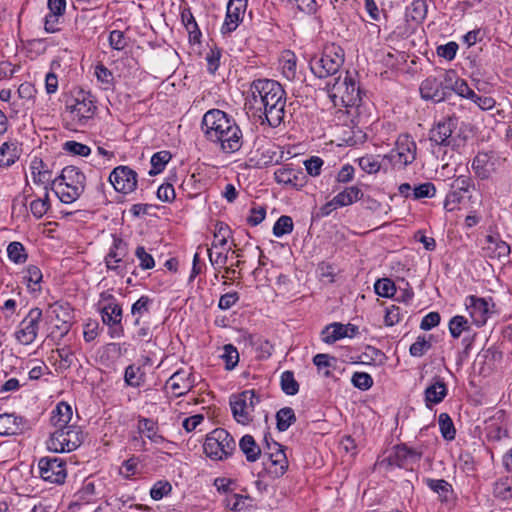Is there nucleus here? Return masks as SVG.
<instances>
[{
	"mask_svg": "<svg viewBox=\"0 0 512 512\" xmlns=\"http://www.w3.org/2000/svg\"><path fill=\"white\" fill-rule=\"evenodd\" d=\"M249 108L255 110L270 127H278L285 115L286 93L283 87L270 79L254 80L249 89Z\"/></svg>",
	"mask_w": 512,
	"mask_h": 512,
	"instance_id": "1",
	"label": "nucleus"
},
{
	"mask_svg": "<svg viewBox=\"0 0 512 512\" xmlns=\"http://www.w3.org/2000/svg\"><path fill=\"white\" fill-rule=\"evenodd\" d=\"M205 137L224 153H235L243 145V134L235 119L220 109L208 110L201 123Z\"/></svg>",
	"mask_w": 512,
	"mask_h": 512,
	"instance_id": "2",
	"label": "nucleus"
},
{
	"mask_svg": "<svg viewBox=\"0 0 512 512\" xmlns=\"http://www.w3.org/2000/svg\"><path fill=\"white\" fill-rule=\"evenodd\" d=\"M55 193L65 204L76 201L84 192L86 186L85 174L76 166H66L60 176L53 180Z\"/></svg>",
	"mask_w": 512,
	"mask_h": 512,
	"instance_id": "3",
	"label": "nucleus"
},
{
	"mask_svg": "<svg viewBox=\"0 0 512 512\" xmlns=\"http://www.w3.org/2000/svg\"><path fill=\"white\" fill-rule=\"evenodd\" d=\"M327 91L335 106L359 107L361 103V90L355 78L345 72L333 78V82L327 83Z\"/></svg>",
	"mask_w": 512,
	"mask_h": 512,
	"instance_id": "4",
	"label": "nucleus"
},
{
	"mask_svg": "<svg viewBox=\"0 0 512 512\" xmlns=\"http://www.w3.org/2000/svg\"><path fill=\"white\" fill-rule=\"evenodd\" d=\"M344 50L334 43L324 47L321 57H315L310 61V69L318 78L335 76L344 63Z\"/></svg>",
	"mask_w": 512,
	"mask_h": 512,
	"instance_id": "5",
	"label": "nucleus"
},
{
	"mask_svg": "<svg viewBox=\"0 0 512 512\" xmlns=\"http://www.w3.org/2000/svg\"><path fill=\"white\" fill-rule=\"evenodd\" d=\"M203 449L209 458L223 460L232 455L236 442L225 429L217 428L207 435Z\"/></svg>",
	"mask_w": 512,
	"mask_h": 512,
	"instance_id": "6",
	"label": "nucleus"
},
{
	"mask_svg": "<svg viewBox=\"0 0 512 512\" xmlns=\"http://www.w3.org/2000/svg\"><path fill=\"white\" fill-rule=\"evenodd\" d=\"M260 402L255 390H245L232 394L229 398L232 415L235 421L241 425H249L254 418V410Z\"/></svg>",
	"mask_w": 512,
	"mask_h": 512,
	"instance_id": "7",
	"label": "nucleus"
},
{
	"mask_svg": "<svg viewBox=\"0 0 512 512\" xmlns=\"http://www.w3.org/2000/svg\"><path fill=\"white\" fill-rule=\"evenodd\" d=\"M83 442V433L79 427H66L56 429L51 433L47 448L56 453L71 452L77 449Z\"/></svg>",
	"mask_w": 512,
	"mask_h": 512,
	"instance_id": "8",
	"label": "nucleus"
},
{
	"mask_svg": "<svg viewBox=\"0 0 512 512\" xmlns=\"http://www.w3.org/2000/svg\"><path fill=\"white\" fill-rule=\"evenodd\" d=\"M417 145L414 139L408 134L398 136L395 148L385 156L393 165L398 168H405L416 160Z\"/></svg>",
	"mask_w": 512,
	"mask_h": 512,
	"instance_id": "9",
	"label": "nucleus"
},
{
	"mask_svg": "<svg viewBox=\"0 0 512 512\" xmlns=\"http://www.w3.org/2000/svg\"><path fill=\"white\" fill-rule=\"evenodd\" d=\"M42 316L43 313L40 308L34 307L29 310L14 332L15 339L19 344L27 346L36 340Z\"/></svg>",
	"mask_w": 512,
	"mask_h": 512,
	"instance_id": "10",
	"label": "nucleus"
},
{
	"mask_svg": "<svg viewBox=\"0 0 512 512\" xmlns=\"http://www.w3.org/2000/svg\"><path fill=\"white\" fill-rule=\"evenodd\" d=\"M40 477L53 484L64 483L67 471L66 462L58 457H43L38 462Z\"/></svg>",
	"mask_w": 512,
	"mask_h": 512,
	"instance_id": "11",
	"label": "nucleus"
},
{
	"mask_svg": "<svg viewBox=\"0 0 512 512\" xmlns=\"http://www.w3.org/2000/svg\"><path fill=\"white\" fill-rule=\"evenodd\" d=\"M100 314L102 322L109 327L111 338H121L124 336V328L122 326L123 310L119 303L103 304Z\"/></svg>",
	"mask_w": 512,
	"mask_h": 512,
	"instance_id": "12",
	"label": "nucleus"
},
{
	"mask_svg": "<svg viewBox=\"0 0 512 512\" xmlns=\"http://www.w3.org/2000/svg\"><path fill=\"white\" fill-rule=\"evenodd\" d=\"M109 182L117 192L128 194L137 186V173L128 166L120 165L109 175Z\"/></svg>",
	"mask_w": 512,
	"mask_h": 512,
	"instance_id": "13",
	"label": "nucleus"
},
{
	"mask_svg": "<svg viewBox=\"0 0 512 512\" xmlns=\"http://www.w3.org/2000/svg\"><path fill=\"white\" fill-rule=\"evenodd\" d=\"M456 117H443L437 121L429 131V139L437 145L450 146L453 142L452 134L457 128Z\"/></svg>",
	"mask_w": 512,
	"mask_h": 512,
	"instance_id": "14",
	"label": "nucleus"
},
{
	"mask_svg": "<svg viewBox=\"0 0 512 512\" xmlns=\"http://www.w3.org/2000/svg\"><path fill=\"white\" fill-rule=\"evenodd\" d=\"M97 110V106L90 94L81 93L75 99V103L70 107L73 120L78 124L84 125L92 119Z\"/></svg>",
	"mask_w": 512,
	"mask_h": 512,
	"instance_id": "15",
	"label": "nucleus"
},
{
	"mask_svg": "<svg viewBox=\"0 0 512 512\" xmlns=\"http://www.w3.org/2000/svg\"><path fill=\"white\" fill-rule=\"evenodd\" d=\"M126 254L127 244L121 238L114 237L113 245L105 257L107 269L123 276L126 272V266L123 264V258Z\"/></svg>",
	"mask_w": 512,
	"mask_h": 512,
	"instance_id": "16",
	"label": "nucleus"
},
{
	"mask_svg": "<svg viewBox=\"0 0 512 512\" xmlns=\"http://www.w3.org/2000/svg\"><path fill=\"white\" fill-rule=\"evenodd\" d=\"M275 181L285 187L295 188L297 190L304 187L307 183V177L301 169L291 167H280L274 172Z\"/></svg>",
	"mask_w": 512,
	"mask_h": 512,
	"instance_id": "17",
	"label": "nucleus"
},
{
	"mask_svg": "<svg viewBox=\"0 0 512 512\" xmlns=\"http://www.w3.org/2000/svg\"><path fill=\"white\" fill-rule=\"evenodd\" d=\"M247 0H230L227 5L225 21L221 27L222 34H228L236 30L244 16Z\"/></svg>",
	"mask_w": 512,
	"mask_h": 512,
	"instance_id": "18",
	"label": "nucleus"
},
{
	"mask_svg": "<svg viewBox=\"0 0 512 512\" xmlns=\"http://www.w3.org/2000/svg\"><path fill=\"white\" fill-rule=\"evenodd\" d=\"M420 93L426 100L441 102L450 95V87L443 85L436 77H428L421 83Z\"/></svg>",
	"mask_w": 512,
	"mask_h": 512,
	"instance_id": "19",
	"label": "nucleus"
},
{
	"mask_svg": "<svg viewBox=\"0 0 512 512\" xmlns=\"http://www.w3.org/2000/svg\"><path fill=\"white\" fill-rule=\"evenodd\" d=\"M195 384V376L185 370L176 371L166 382V386L171 389L176 397L188 393Z\"/></svg>",
	"mask_w": 512,
	"mask_h": 512,
	"instance_id": "20",
	"label": "nucleus"
},
{
	"mask_svg": "<svg viewBox=\"0 0 512 512\" xmlns=\"http://www.w3.org/2000/svg\"><path fill=\"white\" fill-rule=\"evenodd\" d=\"M467 310L477 326H483L489 316V304L484 298L469 296L466 302Z\"/></svg>",
	"mask_w": 512,
	"mask_h": 512,
	"instance_id": "21",
	"label": "nucleus"
},
{
	"mask_svg": "<svg viewBox=\"0 0 512 512\" xmlns=\"http://www.w3.org/2000/svg\"><path fill=\"white\" fill-rule=\"evenodd\" d=\"M482 250L485 257L497 260L506 259L510 254V246L498 236L492 235L486 237Z\"/></svg>",
	"mask_w": 512,
	"mask_h": 512,
	"instance_id": "22",
	"label": "nucleus"
},
{
	"mask_svg": "<svg viewBox=\"0 0 512 512\" xmlns=\"http://www.w3.org/2000/svg\"><path fill=\"white\" fill-rule=\"evenodd\" d=\"M357 332L358 328L355 325L332 323L322 331L323 341L331 344L345 337H353Z\"/></svg>",
	"mask_w": 512,
	"mask_h": 512,
	"instance_id": "23",
	"label": "nucleus"
},
{
	"mask_svg": "<svg viewBox=\"0 0 512 512\" xmlns=\"http://www.w3.org/2000/svg\"><path fill=\"white\" fill-rule=\"evenodd\" d=\"M447 392L448 389L444 380L440 377H434L424 392L426 407L432 408L434 405L442 402L447 396Z\"/></svg>",
	"mask_w": 512,
	"mask_h": 512,
	"instance_id": "24",
	"label": "nucleus"
},
{
	"mask_svg": "<svg viewBox=\"0 0 512 512\" xmlns=\"http://www.w3.org/2000/svg\"><path fill=\"white\" fill-rule=\"evenodd\" d=\"M471 167L478 178L488 179L495 170L493 156L487 152H479L474 157Z\"/></svg>",
	"mask_w": 512,
	"mask_h": 512,
	"instance_id": "25",
	"label": "nucleus"
},
{
	"mask_svg": "<svg viewBox=\"0 0 512 512\" xmlns=\"http://www.w3.org/2000/svg\"><path fill=\"white\" fill-rule=\"evenodd\" d=\"M422 457V452L405 444L397 445L394 449L393 462L399 467H408Z\"/></svg>",
	"mask_w": 512,
	"mask_h": 512,
	"instance_id": "26",
	"label": "nucleus"
},
{
	"mask_svg": "<svg viewBox=\"0 0 512 512\" xmlns=\"http://www.w3.org/2000/svg\"><path fill=\"white\" fill-rule=\"evenodd\" d=\"M30 170L33 182L35 184L44 185L48 187V184L52 181V172L48 168V165L43 162L42 159L34 157L30 163Z\"/></svg>",
	"mask_w": 512,
	"mask_h": 512,
	"instance_id": "27",
	"label": "nucleus"
},
{
	"mask_svg": "<svg viewBox=\"0 0 512 512\" xmlns=\"http://www.w3.org/2000/svg\"><path fill=\"white\" fill-rule=\"evenodd\" d=\"M72 419V408L65 402H60L57 404L56 408L52 411L51 414V424L56 429H66V427H74L73 425H68L70 420Z\"/></svg>",
	"mask_w": 512,
	"mask_h": 512,
	"instance_id": "28",
	"label": "nucleus"
},
{
	"mask_svg": "<svg viewBox=\"0 0 512 512\" xmlns=\"http://www.w3.org/2000/svg\"><path fill=\"white\" fill-rule=\"evenodd\" d=\"M51 311L59 322H62V335H66L71 328L73 310L67 303H54Z\"/></svg>",
	"mask_w": 512,
	"mask_h": 512,
	"instance_id": "29",
	"label": "nucleus"
},
{
	"mask_svg": "<svg viewBox=\"0 0 512 512\" xmlns=\"http://www.w3.org/2000/svg\"><path fill=\"white\" fill-rule=\"evenodd\" d=\"M263 464L267 473L273 478L283 476L288 469L286 454H278L274 455L273 458H266Z\"/></svg>",
	"mask_w": 512,
	"mask_h": 512,
	"instance_id": "30",
	"label": "nucleus"
},
{
	"mask_svg": "<svg viewBox=\"0 0 512 512\" xmlns=\"http://www.w3.org/2000/svg\"><path fill=\"white\" fill-rule=\"evenodd\" d=\"M137 428L141 434L155 444H162L165 441L164 437L158 433L157 422L152 419L141 417L138 420Z\"/></svg>",
	"mask_w": 512,
	"mask_h": 512,
	"instance_id": "31",
	"label": "nucleus"
},
{
	"mask_svg": "<svg viewBox=\"0 0 512 512\" xmlns=\"http://www.w3.org/2000/svg\"><path fill=\"white\" fill-rule=\"evenodd\" d=\"M20 153L16 141H6L0 147V166L9 167L19 159Z\"/></svg>",
	"mask_w": 512,
	"mask_h": 512,
	"instance_id": "32",
	"label": "nucleus"
},
{
	"mask_svg": "<svg viewBox=\"0 0 512 512\" xmlns=\"http://www.w3.org/2000/svg\"><path fill=\"white\" fill-rule=\"evenodd\" d=\"M239 448L249 462L257 461L261 455V448L257 445L253 436L249 434H246L241 438Z\"/></svg>",
	"mask_w": 512,
	"mask_h": 512,
	"instance_id": "33",
	"label": "nucleus"
},
{
	"mask_svg": "<svg viewBox=\"0 0 512 512\" xmlns=\"http://www.w3.org/2000/svg\"><path fill=\"white\" fill-rule=\"evenodd\" d=\"M21 431V419L14 414H0V435H16Z\"/></svg>",
	"mask_w": 512,
	"mask_h": 512,
	"instance_id": "34",
	"label": "nucleus"
},
{
	"mask_svg": "<svg viewBox=\"0 0 512 512\" xmlns=\"http://www.w3.org/2000/svg\"><path fill=\"white\" fill-rule=\"evenodd\" d=\"M153 300L147 296L142 295L131 306V315L134 317V326H140L144 315L148 314L152 306Z\"/></svg>",
	"mask_w": 512,
	"mask_h": 512,
	"instance_id": "35",
	"label": "nucleus"
},
{
	"mask_svg": "<svg viewBox=\"0 0 512 512\" xmlns=\"http://www.w3.org/2000/svg\"><path fill=\"white\" fill-rule=\"evenodd\" d=\"M363 197L362 190L357 186L346 187L343 191L335 195V202H338L340 207L352 205Z\"/></svg>",
	"mask_w": 512,
	"mask_h": 512,
	"instance_id": "36",
	"label": "nucleus"
},
{
	"mask_svg": "<svg viewBox=\"0 0 512 512\" xmlns=\"http://www.w3.org/2000/svg\"><path fill=\"white\" fill-rule=\"evenodd\" d=\"M124 381L128 386L140 387L145 381V372L140 366L131 364L125 369Z\"/></svg>",
	"mask_w": 512,
	"mask_h": 512,
	"instance_id": "37",
	"label": "nucleus"
},
{
	"mask_svg": "<svg viewBox=\"0 0 512 512\" xmlns=\"http://www.w3.org/2000/svg\"><path fill=\"white\" fill-rule=\"evenodd\" d=\"M50 208L48 187H44V195L30 203V211L36 219L42 218Z\"/></svg>",
	"mask_w": 512,
	"mask_h": 512,
	"instance_id": "38",
	"label": "nucleus"
},
{
	"mask_svg": "<svg viewBox=\"0 0 512 512\" xmlns=\"http://www.w3.org/2000/svg\"><path fill=\"white\" fill-rule=\"evenodd\" d=\"M7 255L9 260L15 264H23L28 258L24 245L18 241L9 243L7 246Z\"/></svg>",
	"mask_w": 512,
	"mask_h": 512,
	"instance_id": "39",
	"label": "nucleus"
},
{
	"mask_svg": "<svg viewBox=\"0 0 512 512\" xmlns=\"http://www.w3.org/2000/svg\"><path fill=\"white\" fill-rule=\"evenodd\" d=\"M277 429L281 432L286 431L295 421L294 410L290 407L281 408L276 413Z\"/></svg>",
	"mask_w": 512,
	"mask_h": 512,
	"instance_id": "40",
	"label": "nucleus"
},
{
	"mask_svg": "<svg viewBox=\"0 0 512 512\" xmlns=\"http://www.w3.org/2000/svg\"><path fill=\"white\" fill-rule=\"evenodd\" d=\"M439 429L442 437L451 441L455 438L456 430L451 417L447 413H441L438 417Z\"/></svg>",
	"mask_w": 512,
	"mask_h": 512,
	"instance_id": "41",
	"label": "nucleus"
},
{
	"mask_svg": "<svg viewBox=\"0 0 512 512\" xmlns=\"http://www.w3.org/2000/svg\"><path fill=\"white\" fill-rule=\"evenodd\" d=\"M282 391L287 395H295L299 391V384L292 371H284L280 377Z\"/></svg>",
	"mask_w": 512,
	"mask_h": 512,
	"instance_id": "42",
	"label": "nucleus"
},
{
	"mask_svg": "<svg viewBox=\"0 0 512 512\" xmlns=\"http://www.w3.org/2000/svg\"><path fill=\"white\" fill-rule=\"evenodd\" d=\"M171 159V154L169 151H160L151 157V170L149 171L150 175H156L162 172L166 166V164Z\"/></svg>",
	"mask_w": 512,
	"mask_h": 512,
	"instance_id": "43",
	"label": "nucleus"
},
{
	"mask_svg": "<svg viewBox=\"0 0 512 512\" xmlns=\"http://www.w3.org/2000/svg\"><path fill=\"white\" fill-rule=\"evenodd\" d=\"M358 164L360 168L368 174H375L379 172L382 167V163L379 159V156L373 155H365L363 157H360L358 159Z\"/></svg>",
	"mask_w": 512,
	"mask_h": 512,
	"instance_id": "44",
	"label": "nucleus"
},
{
	"mask_svg": "<svg viewBox=\"0 0 512 512\" xmlns=\"http://www.w3.org/2000/svg\"><path fill=\"white\" fill-rule=\"evenodd\" d=\"M94 75L97 78V81L101 84L102 89L108 90L113 85V74L112 72L103 64L99 63L95 66Z\"/></svg>",
	"mask_w": 512,
	"mask_h": 512,
	"instance_id": "45",
	"label": "nucleus"
},
{
	"mask_svg": "<svg viewBox=\"0 0 512 512\" xmlns=\"http://www.w3.org/2000/svg\"><path fill=\"white\" fill-rule=\"evenodd\" d=\"M332 362H336V358L328 354H317L313 357V363L319 372H322L324 377H330V367L333 366Z\"/></svg>",
	"mask_w": 512,
	"mask_h": 512,
	"instance_id": "46",
	"label": "nucleus"
},
{
	"mask_svg": "<svg viewBox=\"0 0 512 512\" xmlns=\"http://www.w3.org/2000/svg\"><path fill=\"white\" fill-rule=\"evenodd\" d=\"M494 495L502 500L512 498V478H503L494 485Z\"/></svg>",
	"mask_w": 512,
	"mask_h": 512,
	"instance_id": "47",
	"label": "nucleus"
},
{
	"mask_svg": "<svg viewBox=\"0 0 512 512\" xmlns=\"http://www.w3.org/2000/svg\"><path fill=\"white\" fill-rule=\"evenodd\" d=\"M468 329L469 322L464 316L456 315L449 321V331L453 338H459Z\"/></svg>",
	"mask_w": 512,
	"mask_h": 512,
	"instance_id": "48",
	"label": "nucleus"
},
{
	"mask_svg": "<svg viewBox=\"0 0 512 512\" xmlns=\"http://www.w3.org/2000/svg\"><path fill=\"white\" fill-rule=\"evenodd\" d=\"M375 293L381 297L389 298L392 297L395 292V284L388 278L379 279L374 284Z\"/></svg>",
	"mask_w": 512,
	"mask_h": 512,
	"instance_id": "49",
	"label": "nucleus"
},
{
	"mask_svg": "<svg viewBox=\"0 0 512 512\" xmlns=\"http://www.w3.org/2000/svg\"><path fill=\"white\" fill-rule=\"evenodd\" d=\"M283 75L291 80L296 75V57L293 53L287 52L281 58Z\"/></svg>",
	"mask_w": 512,
	"mask_h": 512,
	"instance_id": "50",
	"label": "nucleus"
},
{
	"mask_svg": "<svg viewBox=\"0 0 512 512\" xmlns=\"http://www.w3.org/2000/svg\"><path fill=\"white\" fill-rule=\"evenodd\" d=\"M293 230V221L290 216L283 215L278 218L273 226V234L276 237L291 233Z\"/></svg>",
	"mask_w": 512,
	"mask_h": 512,
	"instance_id": "51",
	"label": "nucleus"
},
{
	"mask_svg": "<svg viewBox=\"0 0 512 512\" xmlns=\"http://www.w3.org/2000/svg\"><path fill=\"white\" fill-rule=\"evenodd\" d=\"M57 355V359H59V369L67 370L74 363V353L68 347L58 348L54 351Z\"/></svg>",
	"mask_w": 512,
	"mask_h": 512,
	"instance_id": "52",
	"label": "nucleus"
},
{
	"mask_svg": "<svg viewBox=\"0 0 512 512\" xmlns=\"http://www.w3.org/2000/svg\"><path fill=\"white\" fill-rule=\"evenodd\" d=\"M431 347L430 340H427L425 336H419L410 346L409 352L413 357H422Z\"/></svg>",
	"mask_w": 512,
	"mask_h": 512,
	"instance_id": "53",
	"label": "nucleus"
},
{
	"mask_svg": "<svg viewBox=\"0 0 512 512\" xmlns=\"http://www.w3.org/2000/svg\"><path fill=\"white\" fill-rule=\"evenodd\" d=\"M292 8H297L299 11L306 14H313L317 10V4L315 0H282Z\"/></svg>",
	"mask_w": 512,
	"mask_h": 512,
	"instance_id": "54",
	"label": "nucleus"
},
{
	"mask_svg": "<svg viewBox=\"0 0 512 512\" xmlns=\"http://www.w3.org/2000/svg\"><path fill=\"white\" fill-rule=\"evenodd\" d=\"M436 194V187L431 182H425L413 189V198L419 200L422 198H432Z\"/></svg>",
	"mask_w": 512,
	"mask_h": 512,
	"instance_id": "55",
	"label": "nucleus"
},
{
	"mask_svg": "<svg viewBox=\"0 0 512 512\" xmlns=\"http://www.w3.org/2000/svg\"><path fill=\"white\" fill-rule=\"evenodd\" d=\"M63 149L72 154L77 156H83L86 157L91 153V149L89 146L77 142V141H67L63 145Z\"/></svg>",
	"mask_w": 512,
	"mask_h": 512,
	"instance_id": "56",
	"label": "nucleus"
},
{
	"mask_svg": "<svg viewBox=\"0 0 512 512\" xmlns=\"http://www.w3.org/2000/svg\"><path fill=\"white\" fill-rule=\"evenodd\" d=\"M486 435L490 440L499 441L507 436V430L496 421H490L486 426Z\"/></svg>",
	"mask_w": 512,
	"mask_h": 512,
	"instance_id": "57",
	"label": "nucleus"
},
{
	"mask_svg": "<svg viewBox=\"0 0 512 512\" xmlns=\"http://www.w3.org/2000/svg\"><path fill=\"white\" fill-rule=\"evenodd\" d=\"M224 350V353L222 354V358L224 359L225 361V364H226V368L228 370H231L233 369L238 361H239V354H238V351L237 349L231 345V344H227L224 346L223 348Z\"/></svg>",
	"mask_w": 512,
	"mask_h": 512,
	"instance_id": "58",
	"label": "nucleus"
},
{
	"mask_svg": "<svg viewBox=\"0 0 512 512\" xmlns=\"http://www.w3.org/2000/svg\"><path fill=\"white\" fill-rule=\"evenodd\" d=\"M451 90L466 99L475 97V92L469 87L468 83L464 79H456L450 87V91Z\"/></svg>",
	"mask_w": 512,
	"mask_h": 512,
	"instance_id": "59",
	"label": "nucleus"
},
{
	"mask_svg": "<svg viewBox=\"0 0 512 512\" xmlns=\"http://www.w3.org/2000/svg\"><path fill=\"white\" fill-rule=\"evenodd\" d=\"M265 445L263 447L264 458H273L274 455L285 454L284 448L281 444L275 442L273 439L265 436Z\"/></svg>",
	"mask_w": 512,
	"mask_h": 512,
	"instance_id": "60",
	"label": "nucleus"
},
{
	"mask_svg": "<svg viewBox=\"0 0 512 512\" xmlns=\"http://www.w3.org/2000/svg\"><path fill=\"white\" fill-rule=\"evenodd\" d=\"M352 384L360 390H368L373 385L372 377L365 372H355L351 379Z\"/></svg>",
	"mask_w": 512,
	"mask_h": 512,
	"instance_id": "61",
	"label": "nucleus"
},
{
	"mask_svg": "<svg viewBox=\"0 0 512 512\" xmlns=\"http://www.w3.org/2000/svg\"><path fill=\"white\" fill-rule=\"evenodd\" d=\"M135 256L139 260V266L143 270L152 269L155 266V261L151 254L146 252L143 246H138L135 250Z\"/></svg>",
	"mask_w": 512,
	"mask_h": 512,
	"instance_id": "62",
	"label": "nucleus"
},
{
	"mask_svg": "<svg viewBox=\"0 0 512 512\" xmlns=\"http://www.w3.org/2000/svg\"><path fill=\"white\" fill-rule=\"evenodd\" d=\"M43 275L40 268L36 265H28L25 270L24 280L28 287L31 285H39L42 281Z\"/></svg>",
	"mask_w": 512,
	"mask_h": 512,
	"instance_id": "63",
	"label": "nucleus"
},
{
	"mask_svg": "<svg viewBox=\"0 0 512 512\" xmlns=\"http://www.w3.org/2000/svg\"><path fill=\"white\" fill-rule=\"evenodd\" d=\"M172 490V486L167 481L156 482L150 490V496L153 500H160L168 495Z\"/></svg>",
	"mask_w": 512,
	"mask_h": 512,
	"instance_id": "64",
	"label": "nucleus"
}]
</instances>
